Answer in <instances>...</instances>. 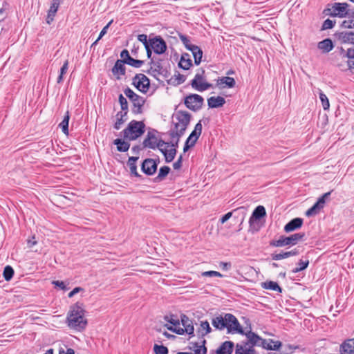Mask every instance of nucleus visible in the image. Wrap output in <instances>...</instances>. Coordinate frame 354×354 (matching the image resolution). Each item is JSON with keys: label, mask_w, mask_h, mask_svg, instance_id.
<instances>
[{"label": "nucleus", "mask_w": 354, "mask_h": 354, "mask_svg": "<svg viewBox=\"0 0 354 354\" xmlns=\"http://www.w3.org/2000/svg\"><path fill=\"white\" fill-rule=\"evenodd\" d=\"M200 326H201V329L203 330H205L204 333L203 332L201 333L202 336H205L207 334L211 333L212 328L209 326V324L207 321H202L201 322Z\"/></svg>", "instance_id": "de8ad7c7"}, {"label": "nucleus", "mask_w": 354, "mask_h": 354, "mask_svg": "<svg viewBox=\"0 0 354 354\" xmlns=\"http://www.w3.org/2000/svg\"><path fill=\"white\" fill-rule=\"evenodd\" d=\"M119 102L120 104V106H121V111L120 112H125L127 113H128V102H127V99L122 95V94H120L119 95Z\"/></svg>", "instance_id": "49530a36"}, {"label": "nucleus", "mask_w": 354, "mask_h": 354, "mask_svg": "<svg viewBox=\"0 0 354 354\" xmlns=\"http://www.w3.org/2000/svg\"><path fill=\"white\" fill-rule=\"evenodd\" d=\"M234 347V344L232 341H225L223 342L217 348L216 354H232Z\"/></svg>", "instance_id": "393cba45"}, {"label": "nucleus", "mask_w": 354, "mask_h": 354, "mask_svg": "<svg viewBox=\"0 0 354 354\" xmlns=\"http://www.w3.org/2000/svg\"><path fill=\"white\" fill-rule=\"evenodd\" d=\"M53 283L57 287H59L62 290H66V287L64 281H54Z\"/></svg>", "instance_id": "69168bd1"}, {"label": "nucleus", "mask_w": 354, "mask_h": 354, "mask_svg": "<svg viewBox=\"0 0 354 354\" xmlns=\"http://www.w3.org/2000/svg\"><path fill=\"white\" fill-rule=\"evenodd\" d=\"M317 47L322 53H328L333 48V44L330 39H325L322 41H319L317 44Z\"/></svg>", "instance_id": "c756f323"}, {"label": "nucleus", "mask_w": 354, "mask_h": 354, "mask_svg": "<svg viewBox=\"0 0 354 354\" xmlns=\"http://www.w3.org/2000/svg\"><path fill=\"white\" fill-rule=\"evenodd\" d=\"M339 39L341 40L342 43L354 44V32H342L339 35Z\"/></svg>", "instance_id": "2f4dec72"}, {"label": "nucleus", "mask_w": 354, "mask_h": 354, "mask_svg": "<svg viewBox=\"0 0 354 354\" xmlns=\"http://www.w3.org/2000/svg\"><path fill=\"white\" fill-rule=\"evenodd\" d=\"M178 36L182 43L189 50H191V49H192V46H196L195 45L191 44L189 39L186 35L179 34Z\"/></svg>", "instance_id": "a18cd8bd"}, {"label": "nucleus", "mask_w": 354, "mask_h": 354, "mask_svg": "<svg viewBox=\"0 0 354 354\" xmlns=\"http://www.w3.org/2000/svg\"><path fill=\"white\" fill-rule=\"evenodd\" d=\"M149 50L151 51L150 64L153 66H162L165 64L160 56L162 55L167 50V44L164 39L160 37H156L150 39L149 44Z\"/></svg>", "instance_id": "f03ea898"}, {"label": "nucleus", "mask_w": 354, "mask_h": 354, "mask_svg": "<svg viewBox=\"0 0 354 354\" xmlns=\"http://www.w3.org/2000/svg\"><path fill=\"white\" fill-rule=\"evenodd\" d=\"M120 59L127 62L128 63H126V64L131 66H134L136 64L142 65L144 63L142 60L131 57L127 49H124L120 53Z\"/></svg>", "instance_id": "aec40b11"}, {"label": "nucleus", "mask_w": 354, "mask_h": 354, "mask_svg": "<svg viewBox=\"0 0 354 354\" xmlns=\"http://www.w3.org/2000/svg\"><path fill=\"white\" fill-rule=\"evenodd\" d=\"M60 1L59 0H53L51 6L48 11V16L46 19V22L48 24L54 20V17L55 16L59 6Z\"/></svg>", "instance_id": "a878e982"}, {"label": "nucleus", "mask_w": 354, "mask_h": 354, "mask_svg": "<svg viewBox=\"0 0 354 354\" xmlns=\"http://www.w3.org/2000/svg\"><path fill=\"white\" fill-rule=\"evenodd\" d=\"M178 62V66H193L192 55L189 53H183L179 58V55L174 53L171 55V60Z\"/></svg>", "instance_id": "dca6fc26"}, {"label": "nucleus", "mask_w": 354, "mask_h": 354, "mask_svg": "<svg viewBox=\"0 0 354 354\" xmlns=\"http://www.w3.org/2000/svg\"><path fill=\"white\" fill-rule=\"evenodd\" d=\"M190 51L192 52V57L194 59L195 64L198 65L201 62L203 51L198 46H192Z\"/></svg>", "instance_id": "c9c22d12"}, {"label": "nucleus", "mask_w": 354, "mask_h": 354, "mask_svg": "<svg viewBox=\"0 0 354 354\" xmlns=\"http://www.w3.org/2000/svg\"><path fill=\"white\" fill-rule=\"evenodd\" d=\"M203 343L205 344V340H203ZM194 354H206L207 348L204 344L198 345L197 343H195L194 344Z\"/></svg>", "instance_id": "c03bdc74"}, {"label": "nucleus", "mask_w": 354, "mask_h": 354, "mask_svg": "<svg viewBox=\"0 0 354 354\" xmlns=\"http://www.w3.org/2000/svg\"><path fill=\"white\" fill-rule=\"evenodd\" d=\"M335 21H333L329 19H327L324 21V23L322 24V30L330 29V28H333V26H335Z\"/></svg>", "instance_id": "4d7b16f0"}, {"label": "nucleus", "mask_w": 354, "mask_h": 354, "mask_svg": "<svg viewBox=\"0 0 354 354\" xmlns=\"http://www.w3.org/2000/svg\"><path fill=\"white\" fill-rule=\"evenodd\" d=\"M204 103V99L198 94H189L184 99V104L187 109L193 111H199Z\"/></svg>", "instance_id": "9d476101"}, {"label": "nucleus", "mask_w": 354, "mask_h": 354, "mask_svg": "<svg viewBox=\"0 0 354 354\" xmlns=\"http://www.w3.org/2000/svg\"><path fill=\"white\" fill-rule=\"evenodd\" d=\"M225 103V100L221 96L210 97L207 99V105L209 108H218L223 106Z\"/></svg>", "instance_id": "cd10ccee"}, {"label": "nucleus", "mask_w": 354, "mask_h": 354, "mask_svg": "<svg viewBox=\"0 0 354 354\" xmlns=\"http://www.w3.org/2000/svg\"><path fill=\"white\" fill-rule=\"evenodd\" d=\"M202 276H203V277H223V275L219 272L213 271V270L203 272L202 273Z\"/></svg>", "instance_id": "13d9d810"}, {"label": "nucleus", "mask_w": 354, "mask_h": 354, "mask_svg": "<svg viewBox=\"0 0 354 354\" xmlns=\"http://www.w3.org/2000/svg\"><path fill=\"white\" fill-rule=\"evenodd\" d=\"M272 260L279 261L281 259L288 258L287 252H282L281 253H274L271 254Z\"/></svg>", "instance_id": "6e6d98bb"}, {"label": "nucleus", "mask_w": 354, "mask_h": 354, "mask_svg": "<svg viewBox=\"0 0 354 354\" xmlns=\"http://www.w3.org/2000/svg\"><path fill=\"white\" fill-rule=\"evenodd\" d=\"M205 71H201V73L195 75L194 78L192 80L191 85L195 90L202 92L209 88H213V84L208 83L204 77Z\"/></svg>", "instance_id": "9b49d317"}, {"label": "nucleus", "mask_w": 354, "mask_h": 354, "mask_svg": "<svg viewBox=\"0 0 354 354\" xmlns=\"http://www.w3.org/2000/svg\"><path fill=\"white\" fill-rule=\"evenodd\" d=\"M145 131V124L142 121L131 120L123 131V137L126 140H135Z\"/></svg>", "instance_id": "20e7f679"}, {"label": "nucleus", "mask_w": 354, "mask_h": 354, "mask_svg": "<svg viewBox=\"0 0 354 354\" xmlns=\"http://www.w3.org/2000/svg\"><path fill=\"white\" fill-rule=\"evenodd\" d=\"M349 5L347 3H334L328 4L323 13L327 16L345 17L351 16V11L348 9Z\"/></svg>", "instance_id": "39448f33"}, {"label": "nucleus", "mask_w": 354, "mask_h": 354, "mask_svg": "<svg viewBox=\"0 0 354 354\" xmlns=\"http://www.w3.org/2000/svg\"><path fill=\"white\" fill-rule=\"evenodd\" d=\"M309 265V260L306 258L305 260L300 259L297 263V267L292 270V272L297 273L304 270Z\"/></svg>", "instance_id": "ea45409f"}, {"label": "nucleus", "mask_w": 354, "mask_h": 354, "mask_svg": "<svg viewBox=\"0 0 354 354\" xmlns=\"http://www.w3.org/2000/svg\"><path fill=\"white\" fill-rule=\"evenodd\" d=\"M165 319L172 324L174 326L173 327H177L180 325V320L175 318L174 315H171L169 317L165 316Z\"/></svg>", "instance_id": "3c124183"}, {"label": "nucleus", "mask_w": 354, "mask_h": 354, "mask_svg": "<svg viewBox=\"0 0 354 354\" xmlns=\"http://www.w3.org/2000/svg\"><path fill=\"white\" fill-rule=\"evenodd\" d=\"M70 119L69 111H66L63 120L59 123V127L62 129V132L65 135H68V122Z\"/></svg>", "instance_id": "4c0bfd02"}, {"label": "nucleus", "mask_w": 354, "mask_h": 354, "mask_svg": "<svg viewBox=\"0 0 354 354\" xmlns=\"http://www.w3.org/2000/svg\"><path fill=\"white\" fill-rule=\"evenodd\" d=\"M3 277L6 281H10L14 275V270L10 266L5 267L3 272Z\"/></svg>", "instance_id": "37998d69"}, {"label": "nucleus", "mask_w": 354, "mask_h": 354, "mask_svg": "<svg viewBox=\"0 0 354 354\" xmlns=\"http://www.w3.org/2000/svg\"><path fill=\"white\" fill-rule=\"evenodd\" d=\"M232 215V212H227V214L223 215L220 219L221 223V224L225 223L228 219H230L231 218Z\"/></svg>", "instance_id": "680f3d73"}, {"label": "nucleus", "mask_w": 354, "mask_h": 354, "mask_svg": "<svg viewBox=\"0 0 354 354\" xmlns=\"http://www.w3.org/2000/svg\"><path fill=\"white\" fill-rule=\"evenodd\" d=\"M202 133V124L201 121L200 120L194 127V129L192 131V132L190 133L189 137L187 138V141L189 142L193 145H195L196 141L198 140V138L200 137L201 134Z\"/></svg>", "instance_id": "4be33fe9"}, {"label": "nucleus", "mask_w": 354, "mask_h": 354, "mask_svg": "<svg viewBox=\"0 0 354 354\" xmlns=\"http://www.w3.org/2000/svg\"><path fill=\"white\" fill-rule=\"evenodd\" d=\"M142 146L140 145H135L131 148V151L133 154L138 155L140 151L143 149Z\"/></svg>", "instance_id": "e2e57ef3"}, {"label": "nucleus", "mask_w": 354, "mask_h": 354, "mask_svg": "<svg viewBox=\"0 0 354 354\" xmlns=\"http://www.w3.org/2000/svg\"><path fill=\"white\" fill-rule=\"evenodd\" d=\"M219 266L220 267H221V268L223 270H229L230 268H231V263L230 262H220L219 263Z\"/></svg>", "instance_id": "052dcab7"}, {"label": "nucleus", "mask_w": 354, "mask_h": 354, "mask_svg": "<svg viewBox=\"0 0 354 354\" xmlns=\"http://www.w3.org/2000/svg\"><path fill=\"white\" fill-rule=\"evenodd\" d=\"M303 221L301 218H295L292 219L284 226V231L286 232H290L299 229L303 225Z\"/></svg>", "instance_id": "b1692460"}, {"label": "nucleus", "mask_w": 354, "mask_h": 354, "mask_svg": "<svg viewBox=\"0 0 354 354\" xmlns=\"http://www.w3.org/2000/svg\"><path fill=\"white\" fill-rule=\"evenodd\" d=\"M261 286L264 289L272 290L274 291H277L278 292H282V288L275 281H267L263 282L261 284Z\"/></svg>", "instance_id": "f704fd0d"}, {"label": "nucleus", "mask_w": 354, "mask_h": 354, "mask_svg": "<svg viewBox=\"0 0 354 354\" xmlns=\"http://www.w3.org/2000/svg\"><path fill=\"white\" fill-rule=\"evenodd\" d=\"M154 351L156 354H168V348L163 345L155 344Z\"/></svg>", "instance_id": "864d4df0"}, {"label": "nucleus", "mask_w": 354, "mask_h": 354, "mask_svg": "<svg viewBox=\"0 0 354 354\" xmlns=\"http://www.w3.org/2000/svg\"><path fill=\"white\" fill-rule=\"evenodd\" d=\"M180 322L183 326V328L180 327L179 325L177 327L168 326L167 329L178 335H183L184 333H187L189 335H191L194 336V328L192 320H190L189 317L185 315H181Z\"/></svg>", "instance_id": "1a4fd4ad"}, {"label": "nucleus", "mask_w": 354, "mask_h": 354, "mask_svg": "<svg viewBox=\"0 0 354 354\" xmlns=\"http://www.w3.org/2000/svg\"><path fill=\"white\" fill-rule=\"evenodd\" d=\"M127 113L125 112H118L116 114V121L113 125V127L116 130H119L121 128L122 124L127 120Z\"/></svg>", "instance_id": "e433bc0d"}, {"label": "nucleus", "mask_w": 354, "mask_h": 354, "mask_svg": "<svg viewBox=\"0 0 354 354\" xmlns=\"http://www.w3.org/2000/svg\"><path fill=\"white\" fill-rule=\"evenodd\" d=\"M339 352L341 354L354 353V338L345 341L340 345Z\"/></svg>", "instance_id": "bb28decb"}, {"label": "nucleus", "mask_w": 354, "mask_h": 354, "mask_svg": "<svg viewBox=\"0 0 354 354\" xmlns=\"http://www.w3.org/2000/svg\"><path fill=\"white\" fill-rule=\"evenodd\" d=\"M133 84L140 91L146 93L149 87V80L145 75L139 74L133 78Z\"/></svg>", "instance_id": "2eb2a0df"}, {"label": "nucleus", "mask_w": 354, "mask_h": 354, "mask_svg": "<svg viewBox=\"0 0 354 354\" xmlns=\"http://www.w3.org/2000/svg\"><path fill=\"white\" fill-rule=\"evenodd\" d=\"M346 57L348 58V66L354 65V48H348L347 50Z\"/></svg>", "instance_id": "8fccbe9b"}, {"label": "nucleus", "mask_w": 354, "mask_h": 354, "mask_svg": "<svg viewBox=\"0 0 354 354\" xmlns=\"http://www.w3.org/2000/svg\"><path fill=\"white\" fill-rule=\"evenodd\" d=\"M341 26L344 28H354V17L343 21Z\"/></svg>", "instance_id": "5fc2aeb1"}, {"label": "nucleus", "mask_w": 354, "mask_h": 354, "mask_svg": "<svg viewBox=\"0 0 354 354\" xmlns=\"http://www.w3.org/2000/svg\"><path fill=\"white\" fill-rule=\"evenodd\" d=\"M266 214V209L263 206L259 205L257 206L254 210L253 211L252 216L249 219L250 226L252 227L254 223L258 219H260L265 216Z\"/></svg>", "instance_id": "412c9836"}, {"label": "nucleus", "mask_w": 354, "mask_h": 354, "mask_svg": "<svg viewBox=\"0 0 354 354\" xmlns=\"http://www.w3.org/2000/svg\"><path fill=\"white\" fill-rule=\"evenodd\" d=\"M170 168L168 166H162L160 168L158 176L155 178L156 182H160L164 179L169 173Z\"/></svg>", "instance_id": "58836bf2"}, {"label": "nucleus", "mask_w": 354, "mask_h": 354, "mask_svg": "<svg viewBox=\"0 0 354 354\" xmlns=\"http://www.w3.org/2000/svg\"><path fill=\"white\" fill-rule=\"evenodd\" d=\"M175 131H169V135L171 139V142H167L170 143L168 147H171V149H167L166 147H162V149H160V152L164 155L165 161L167 162H171L175 158L177 153V148L178 147V142L180 141V138L182 136H178V134L175 135Z\"/></svg>", "instance_id": "0eeeda50"}, {"label": "nucleus", "mask_w": 354, "mask_h": 354, "mask_svg": "<svg viewBox=\"0 0 354 354\" xmlns=\"http://www.w3.org/2000/svg\"><path fill=\"white\" fill-rule=\"evenodd\" d=\"M227 313L223 315H218L212 319V324L215 329L223 330L227 329Z\"/></svg>", "instance_id": "6ab92c4d"}, {"label": "nucleus", "mask_w": 354, "mask_h": 354, "mask_svg": "<svg viewBox=\"0 0 354 354\" xmlns=\"http://www.w3.org/2000/svg\"><path fill=\"white\" fill-rule=\"evenodd\" d=\"M113 144L117 146V150L120 152H126L130 147V143L129 142L120 138L114 140Z\"/></svg>", "instance_id": "473e14b6"}, {"label": "nucleus", "mask_w": 354, "mask_h": 354, "mask_svg": "<svg viewBox=\"0 0 354 354\" xmlns=\"http://www.w3.org/2000/svg\"><path fill=\"white\" fill-rule=\"evenodd\" d=\"M321 209L322 208L317 204L315 203L310 208H309L306 211V216L308 217L315 216L317 214H319Z\"/></svg>", "instance_id": "79ce46f5"}, {"label": "nucleus", "mask_w": 354, "mask_h": 354, "mask_svg": "<svg viewBox=\"0 0 354 354\" xmlns=\"http://www.w3.org/2000/svg\"><path fill=\"white\" fill-rule=\"evenodd\" d=\"M138 39L139 41L142 43L143 47H144L145 51L147 52V55L148 58H151V51H150L149 48L150 39H147V35L141 34L138 36Z\"/></svg>", "instance_id": "72a5a7b5"}, {"label": "nucleus", "mask_w": 354, "mask_h": 354, "mask_svg": "<svg viewBox=\"0 0 354 354\" xmlns=\"http://www.w3.org/2000/svg\"><path fill=\"white\" fill-rule=\"evenodd\" d=\"M287 253H288V257H290L298 255L299 254V251L298 249L295 248L290 251H288Z\"/></svg>", "instance_id": "774afa93"}, {"label": "nucleus", "mask_w": 354, "mask_h": 354, "mask_svg": "<svg viewBox=\"0 0 354 354\" xmlns=\"http://www.w3.org/2000/svg\"><path fill=\"white\" fill-rule=\"evenodd\" d=\"M306 234L304 232L295 233L290 236H281L278 240L270 241V245L272 247H283L286 245H295L303 240Z\"/></svg>", "instance_id": "6e6552de"}, {"label": "nucleus", "mask_w": 354, "mask_h": 354, "mask_svg": "<svg viewBox=\"0 0 354 354\" xmlns=\"http://www.w3.org/2000/svg\"><path fill=\"white\" fill-rule=\"evenodd\" d=\"M319 96L322 102L323 109L324 110L328 109L330 107L329 100L327 96L320 89H319Z\"/></svg>", "instance_id": "a19ab883"}, {"label": "nucleus", "mask_w": 354, "mask_h": 354, "mask_svg": "<svg viewBox=\"0 0 354 354\" xmlns=\"http://www.w3.org/2000/svg\"><path fill=\"white\" fill-rule=\"evenodd\" d=\"M83 290V288H80V287H76L72 291H71L68 294V297H73L75 294H77V292H79L80 291H82Z\"/></svg>", "instance_id": "338daca9"}, {"label": "nucleus", "mask_w": 354, "mask_h": 354, "mask_svg": "<svg viewBox=\"0 0 354 354\" xmlns=\"http://www.w3.org/2000/svg\"><path fill=\"white\" fill-rule=\"evenodd\" d=\"M236 85L234 78L230 76L218 77L216 80V86L219 89L232 88Z\"/></svg>", "instance_id": "f3484780"}, {"label": "nucleus", "mask_w": 354, "mask_h": 354, "mask_svg": "<svg viewBox=\"0 0 354 354\" xmlns=\"http://www.w3.org/2000/svg\"><path fill=\"white\" fill-rule=\"evenodd\" d=\"M248 330H245V333L243 335H245L247 337L246 341H242L241 343L244 344V345L249 346L250 348H254V346H261L266 343V339L261 338L257 334L252 331L251 326H250Z\"/></svg>", "instance_id": "f8f14e48"}, {"label": "nucleus", "mask_w": 354, "mask_h": 354, "mask_svg": "<svg viewBox=\"0 0 354 354\" xmlns=\"http://www.w3.org/2000/svg\"><path fill=\"white\" fill-rule=\"evenodd\" d=\"M84 313L82 304L77 302L73 305L67 316L68 326L79 331L84 330L87 325Z\"/></svg>", "instance_id": "f257e3e1"}, {"label": "nucleus", "mask_w": 354, "mask_h": 354, "mask_svg": "<svg viewBox=\"0 0 354 354\" xmlns=\"http://www.w3.org/2000/svg\"><path fill=\"white\" fill-rule=\"evenodd\" d=\"M124 93L131 101H132L133 99L137 98L139 96L132 89H131L129 87L124 90Z\"/></svg>", "instance_id": "603ef678"}, {"label": "nucleus", "mask_w": 354, "mask_h": 354, "mask_svg": "<svg viewBox=\"0 0 354 354\" xmlns=\"http://www.w3.org/2000/svg\"><path fill=\"white\" fill-rule=\"evenodd\" d=\"M183 156L180 155L178 160L173 164L174 169H179L182 167Z\"/></svg>", "instance_id": "bf43d9fd"}, {"label": "nucleus", "mask_w": 354, "mask_h": 354, "mask_svg": "<svg viewBox=\"0 0 354 354\" xmlns=\"http://www.w3.org/2000/svg\"><path fill=\"white\" fill-rule=\"evenodd\" d=\"M192 115L186 111H177L175 109V112L172 115L171 123L174 128L170 131H175V135L183 136L186 131L188 125L189 124Z\"/></svg>", "instance_id": "7ed1b4c3"}, {"label": "nucleus", "mask_w": 354, "mask_h": 354, "mask_svg": "<svg viewBox=\"0 0 354 354\" xmlns=\"http://www.w3.org/2000/svg\"><path fill=\"white\" fill-rule=\"evenodd\" d=\"M282 344L280 341L271 339H266V343L263 344V348L267 350L278 351Z\"/></svg>", "instance_id": "c85d7f7f"}, {"label": "nucleus", "mask_w": 354, "mask_h": 354, "mask_svg": "<svg viewBox=\"0 0 354 354\" xmlns=\"http://www.w3.org/2000/svg\"><path fill=\"white\" fill-rule=\"evenodd\" d=\"M131 111L133 114H140L142 113V106L145 103V99L143 97L138 96L137 98L133 99Z\"/></svg>", "instance_id": "5701e85b"}, {"label": "nucleus", "mask_w": 354, "mask_h": 354, "mask_svg": "<svg viewBox=\"0 0 354 354\" xmlns=\"http://www.w3.org/2000/svg\"><path fill=\"white\" fill-rule=\"evenodd\" d=\"M37 241L35 240V236L33 235L30 239H28L27 244L28 248H32L34 245L37 244Z\"/></svg>", "instance_id": "0e129e2a"}, {"label": "nucleus", "mask_w": 354, "mask_h": 354, "mask_svg": "<svg viewBox=\"0 0 354 354\" xmlns=\"http://www.w3.org/2000/svg\"><path fill=\"white\" fill-rule=\"evenodd\" d=\"M158 131L155 129H150L147 134L146 138L142 142V148H149L156 149L158 148L160 151L162 149L164 146L169 147L170 143L165 142L162 139H158L156 136Z\"/></svg>", "instance_id": "423d86ee"}, {"label": "nucleus", "mask_w": 354, "mask_h": 354, "mask_svg": "<svg viewBox=\"0 0 354 354\" xmlns=\"http://www.w3.org/2000/svg\"><path fill=\"white\" fill-rule=\"evenodd\" d=\"M227 333L240 335L245 333V330L241 326L238 319L231 313H227Z\"/></svg>", "instance_id": "ddd939ff"}, {"label": "nucleus", "mask_w": 354, "mask_h": 354, "mask_svg": "<svg viewBox=\"0 0 354 354\" xmlns=\"http://www.w3.org/2000/svg\"><path fill=\"white\" fill-rule=\"evenodd\" d=\"M157 166L158 164L153 159L147 158L143 161L141 169L145 174L151 176L156 171Z\"/></svg>", "instance_id": "a211bd4d"}, {"label": "nucleus", "mask_w": 354, "mask_h": 354, "mask_svg": "<svg viewBox=\"0 0 354 354\" xmlns=\"http://www.w3.org/2000/svg\"><path fill=\"white\" fill-rule=\"evenodd\" d=\"M139 156H131L129 158L127 165L129 167L131 175L136 177H140V175L137 171L136 161L138 160Z\"/></svg>", "instance_id": "7c9ffc66"}, {"label": "nucleus", "mask_w": 354, "mask_h": 354, "mask_svg": "<svg viewBox=\"0 0 354 354\" xmlns=\"http://www.w3.org/2000/svg\"><path fill=\"white\" fill-rule=\"evenodd\" d=\"M167 68H156L155 71H158V73L163 75L169 84L178 85L185 81V77L177 71H175L174 76H170V74H168Z\"/></svg>", "instance_id": "4468645a"}, {"label": "nucleus", "mask_w": 354, "mask_h": 354, "mask_svg": "<svg viewBox=\"0 0 354 354\" xmlns=\"http://www.w3.org/2000/svg\"><path fill=\"white\" fill-rule=\"evenodd\" d=\"M126 68H112L111 72L117 80L120 78V76L124 75L126 72Z\"/></svg>", "instance_id": "09e8293b"}]
</instances>
